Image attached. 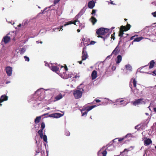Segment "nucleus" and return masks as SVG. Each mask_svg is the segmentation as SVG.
Here are the masks:
<instances>
[{"label":"nucleus","mask_w":156,"mask_h":156,"mask_svg":"<svg viewBox=\"0 0 156 156\" xmlns=\"http://www.w3.org/2000/svg\"><path fill=\"white\" fill-rule=\"evenodd\" d=\"M83 87V84H81L79 86L77 87V90H74L73 94L76 99H79L81 97L84 91Z\"/></svg>","instance_id":"1"},{"label":"nucleus","mask_w":156,"mask_h":156,"mask_svg":"<svg viewBox=\"0 0 156 156\" xmlns=\"http://www.w3.org/2000/svg\"><path fill=\"white\" fill-rule=\"evenodd\" d=\"M111 30L107 28H100L98 29L96 31L97 34L99 36L100 35H106V37H108L110 34Z\"/></svg>","instance_id":"2"},{"label":"nucleus","mask_w":156,"mask_h":156,"mask_svg":"<svg viewBox=\"0 0 156 156\" xmlns=\"http://www.w3.org/2000/svg\"><path fill=\"white\" fill-rule=\"evenodd\" d=\"M62 68H63L64 69V72H63V73H61L60 72L59 73V76L62 78L65 79H67L69 77H73L75 78H77V77H79V76H77L76 75H75V76H71L70 75V76L67 75V74H66V71L67 70V67L65 68L63 66L62 67Z\"/></svg>","instance_id":"3"},{"label":"nucleus","mask_w":156,"mask_h":156,"mask_svg":"<svg viewBox=\"0 0 156 156\" xmlns=\"http://www.w3.org/2000/svg\"><path fill=\"white\" fill-rule=\"evenodd\" d=\"M146 104V101L143 98H140L136 99L134 101L133 105L134 106H136L139 105H145Z\"/></svg>","instance_id":"4"},{"label":"nucleus","mask_w":156,"mask_h":156,"mask_svg":"<svg viewBox=\"0 0 156 156\" xmlns=\"http://www.w3.org/2000/svg\"><path fill=\"white\" fill-rule=\"evenodd\" d=\"M81 16L78 13V14L75 17L76 21H75L74 23L72 22V21H71L68 22H67L66 23L64 24V26H66L67 25H68L69 24H74L75 25H76V23H77V24H79V21L78 20V19L80 18Z\"/></svg>","instance_id":"5"},{"label":"nucleus","mask_w":156,"mask_h":156,"mask_svg":"<svg viewBox=\"0 0 156 156\" xmlns=\"http://www.w3.org/2000/svg\"><path fill=\"white\" fill-rule=\"evenodd\" d=\"M63 96L64 95H63L61 94L60 93L55 98H53V97L51 98V99L49 100V102H55L56 101H58L61 99L63 97Z\"/></svg>","instance_id":"6"},{"label":"nucleus","mask_w":156,"mask_h":156,"mask_svg":"<svg viewBox=\"0 0 156 156\" xmlns=\"http://www.w3.org/2000/svg\"><path fill=\"white\" fill-rule=\"evenodd\" d=\"M35 95L38 96V98L39 99V98L41 99V98H42V99L44 98V92L43 91H41V89H38L36 92Z\"/></svg>","instance_id":"7"},{"label":"nucleus","mask_w":156,"mask_h":156,"mask_svg":"<svg viewBox=\"0 0 156 156\" xmlns=\"http://www.w3.org/2000/svg\"><path fill=\"white\" fill-rule=\"evenodd\" d=\"M46 115V117H48V113L44 114L41 116L37 117L34 120L35 123L37 124L38 123L40 122L41 117L43 116H45Z\"/></svg>","instance_id":"8"},{"label":"nucleus","mask_w":156,"mask_h":156,"mask_svg":"<svg viewBox=\"0 0 156 156\" xmlns=\"http://www.w3.org/2000/svg\"><path fill=\"white\" fill-rule=\"evenodd\" d=\"M112 142H110L109 144L106 145V146L107 147V149L109 151H112L114 150L115 149V147L114 146Z\"/></svg>","instance_id":"9"},{"label":"nucleus","mask_w":156,"mask_h":156,"mask_svg":"<svg viewBox=\"0 0 156 156\" xmlns=\"http://www.w3.org/2000/svg\"><path fill=\"white\" fill-rule=\"evenodd\" d=\"M58 92L59 91L57 89L53 88H51L50 89H49V94L51 95H55L58 94Z\"/></svg>","instance_id":"10"},{"label":"nucleus","mask_w":156,"mask_h":156,"mask_svg":"<svg viewBox=\"0 0 156 156\" xmlns=\"http://www.w3.org/2000/svg\"><path fill=\"white\" fill-rule=\"evenodd\" d=\"M6 73L8 76H11L12 75V68L9 66L6 67L5 69Z\"/></svg>","instance_id":"11"},{"label":"nucleus","mask_w":156,"mask_h":156,"mask_svg":"<svg viewBox=\"0 0 156 156\" xmlns=\"http://www.w3.org/2000/svg\"><path fill=\"white\" fill-rule=\"evenodd\" d=\"M10 40V38L9 37L5 36L3 38L1 42V44H3L2 43L4 42L5 44H6L8 43Z\"/></svg>","instance_id":"12"},{"label":"nucleus","mask_w":156,"mask_h":156,"mask_svg":"<svg viewBox=\"0 0 156 156\" xmlns=\"http://www.w3.org/2000/svg\"><path fill=\"white\" fill-rule=\"evenodd\" d=\"M63 115L59 113H55L49 115V117L55 118H58L63 116Z\"/></svg>","instance_id":"13"},{"label":"nucleus","mask_w":156,"mask_h":156,"mask_svg":"<svg viewBox=\"0 0 156 156\" xmlns=\"http://www.w3.org/2000/svg\"><path fill=\"white\" fill-rule=\"evenodd\" d=\"M85 48H83V49L82 51V60H85L88 57V55L87 52L85 51Z\"/></svg>","instance_id":"14"},{"label":"nucleus","mask_w":156,"mask_h":156,"mask_svg":"<svg viewBox=\"0 0 156 156\" xmlns=\"http://www.w3.org/2000/svg\"><path fill=\"white\" fill-rule=\"evenodd\" d=\"M131 26V25L129 24H127L126 27L122 26L120 27V30L122 31H126L130 29Z\"/></svg>","instance_id":"15"},{"label":"nucleus","mask_w":156,"mask_h":156,"mask_svg":"<svg viewBox=\"0 0 156 156\" xmlns=\"http://www.w3.org/2000/svg\"><path fill=\"white\" fill-rule=\"evenodd\" d=\"M119 43L118 45L116 47L115 49L113 51H112V53L111 54V55H116L119 53Z\"/></svg>","instance_id":"16"},{"label":"nucleus","mask_w":156,"mask_h":156,"mask_svg":"<svg viewBox=\"0 0 156 156\" xmlns=\"http://www.w3.org/2000/svg\"><path fill=\"white\" fill-rule=\"evenodd\" d=\"M95 3L93 0L90 1L88 4V7L89 8L92 9L95 6Z\"/></svg>","instance_id":"17"},{"label":"nucleus","mask_w":156,"mask_h":156,"mask_svg":"<svg viewBox=\"0 0 156 156\" xmlns=\"http://www.w3.org/2000/svg\"><path fill=\"white\" fill-rule=\"evenodd\" d=\"M152 142L151 139L149 138H147L144 141V145L146 146L149 145L150 144L152 143Z\"/></svg>","instance_id":"18"},{"label":"nucleus","mask_w":156,"mask_h":156,"mask_svg":"<svg viewBox=\"0 0 156 156\" xmlns=\"http://www.w3.org/2000/svg\"><path fill=\"white\" fill-rule=\"evenodd\" d=\"M8 99V97L4 94L2 95L0 98V103H1L2 102L7 101Z\"/></svg>","instance_id":"19"},{"label":"nucleus","mask_w":156,"mask_h":156,"mask_svg":"<svg viewBox=\"0 0 156 156\" xmlns=\"http://www.w3.org/2000/svg\"><path fill=\"white\" fill-rule=\"evenodd\" d=\"M122 59V56L120 55H118L115 59V61L116 64L119 63L121 61Z\"/></svg>","instance_id":"20"},{"label":"nucleus","mask_w":156,"mask_h":156,"mask_svg":"<svg viewBox=\"0 0 156 156\" xmlns=\"http://www.w3.org/2000/svg\"><path fill=\"white\" fill-rule=\"evenodd\" d=\"M92 79L94 80L96 79L97 76V72L95 70H94L91 73Z\"/></svg>","instance_id":"21"},{"label":"nucleus","mask_w":156,"mask_h":156,"mask_svg":"<svg viewBox=\"0 0 156 156\" xmlns=\"http://www.w3.org/2000/svg\"><path fill=\"white\" fill-rule=\"evenodd\" d=\"M125 67L127 71L129 72H131L132 70V66L130 64H127L125 66Z\"/></svg>","instance_id":"22"},{"label":"nucleus","mask_w":156,"mask_h":156,"mask_svg":"<svg viewBox=\"0 0 156 156\" xmlns=\"http://www.w3.org/2000/svg\"><path fill=\"white\" fill-rule=\"evenodd\" d=\"M90 20L91 21V22L92 23L93 25H94L97 22V20L96 19L94 16H92L90 19Z\"/></svg>","instance_id":"23"},{"label":"nucleus","mask_w":156,"mask_h":156,"mask_svg":"<svg viewBox=\"0 0 156 156\" xmlns=\"http://www.w3.org/2000/svg\"><path fill=\"white\" fill-rule=\"evenodd\" d=\"M97 106L96 105H94L91 106H88L86 107V108H86V110L87 111V112H89V111H90L94 107H96Z\"/></svg>","instance_id":"24"},{"label":"nucleus","mask_w":156,"mask_h":156,"mask_svg":"<svg viewBox=\"0 0 156 156\" xmlns=\"http://www.w3.org/2000/svg\"><path fill=\"white\" fill-rule=\"evenodd\" d=\"M51 69L53 71L56 72L57 71H58V70L59 68L56 66H52L51 67Z\"/></svg>","instance_id":"25"},{"label":"nucleus","mask_w":156,"mask_h":156,"mask_svg":"<svg viewBox=\"0 0 156 156\" xmlns=\"http://www.w3.org/2000/svg\"><path fill=\"white\" fill-rule=\"evenodd\" d=\"M132 79L133 80V86H134V87L136 88L135 90H137V91L138 90H139L137 89L136 87V83H137L136 81V80L135 79Z\"/></svg>","instance_id":"26"},{"label":"nucleus","mask_w":156,"mask_h":156,"mask_svg":"<svg viewBox=\"0 0 156 156\" xmlns=\"http://www.w3.org/2000/svg\"><path fill=\"white\" fill-rule=\"evenodd\" d=\"M149 64L150 66L149 68L150 69H151L154 67L155 64V62L154 60H152L150 62Z\"/></svg>","instance_id":"27"},{"label":"nucleus","mask_w":156,"mask_h":156,"mask_svg":"<svg viewBox=\"0 0 156 156\" xmlns=\"http://www.w3.org/2000/svg\"><path fill=\"white\" fill-rule=\"evenodd\" d=\"M87 8L85 7H84L79 13L81 16H82L85 12Z\"/></svg>","instance_id":"28"},{"label":"nucleus","mask_w":156,"mask_h":156,"mask_svg":"<svg viewBox=\"0 0 156 156\" xmlns=\"http://www.w3.org/2000/svg\"><path fill=\"white\" fill-rule=\"evenodd\" d=\"M143 38H144L142 37L136 38L133 41L139 42L142 40Z\"/></svg>","instance_id":"29"},{"label":"nucleus","mask_w":156,"mask_h":156,"mask_svg":"<svg viewBox=\"0 0 156 156\" xmlns=\"http://www.w3.org/2000/svg\"><path fill=\"white\" fill-rule=\"evenodd\" d=\"M124 139V138H116L114 140H112V142H116V140H117V139H118V141L119 142H120Z\"/></svg>","instance_id":"30"},{"label":"nucleus","mask_w":156,"mask_h":156,"mask_svg":"<svg viewBox=\"0 0 156 156\" xmlns=\"http://www.w3.org/2000/svg\"><path fill=\"white\" fill-rule=\"evenodd\" d=\"M43 129H41L39 130L38 131V133L39 134L41 138H42V136H43Z\"/></svg>","instance_id":"31"},{"label":"nucleus","mask_w":156,"mask_h":156,"mask_svg":"<svg viewBox=\"0 0 156 156\" xmlns=\"http://www.w3.org/2000/svg\"><path fill=\"white\" fill-rule=\"evenodd\" d=\"M122 98H119V99H116L115 100V103H117V104H118V102H119L120 103H122V102H123L124 101V100H120L122 99Z\"/></svg>","instance_id":"32"},{"label":"nucleus","mask_w":156,"mask_h":156,"mask_svg":"<svg viewBox=\"0 0 156 156\" xmlns=\"http://www.w3.org/2000/svg\"><path fill=\"white\" fill-rule=\"evenodd\" d=\"M63 26H64V25L63 26H62L60 27H58L57 28L54 29L53 30L55 31H59L60 30V29H62Z\"/></svg>","instance_id":"33"},{"label":"nucleus","mask_w":156,"mask_h":156,"mask_svg":"<svg viewBox=\"0 0 156 156\" xmlns=\"http://www.w3.org/2000/svg\"><path fill=\"white\" fill-rule=\"evenodd\" d=\"M42 138H43L44 141L45 142H47V136L46 135H44L43 136Z\"/></svg>","instance_id":"34"},{"label":"nucleus","mask_w":156,"mask_h":156,"mask_svg":"<svg viewBox=\"0 0 156 156\" xmlns=\"http://www.w3.org/2000/svg\"><path fill=\"white\" fill-rule=\"evenodd\" d=\"M106 149L104 151L102 152H101L103 156H106V155L107 154V152L106 151Z\"/></svg>","instance_id":"35"},{"label":"nucleus","mask_w":156,"mask_h":156,"mask_svg":"<svg viewBox=\"0 0 156 156\" xmlns=\"http://www.w3.org/2000/svg\"><path fill=\"white\" fill-rule=\"evenodd\" d=\"M45 127V125L44 122H42L41 124V128L42 129H43Z\"/></svg>","instance_id":"36"},{"label":"nucleus","mask_w":156,"mask_h":156,"mask_svg":"<svg viewBox=\"0 0 156 156\" xmlns=\"http://www.w3.org/2000/svg\"><path fill=\"white\" fill-rule=\"evenodd\" d=\"M65 135L67 136H69L70 135V132L67 130H66L65 132Z\"/></svg>","instance_id":"37"},{"label":"nucleus","mask_w":156,"mask_h":156,"mask_svg":"<svg viewBox=\"0 0 156 156\" xmlns=\"http://www.w3.org/2000/svg\"><path fill=\"white\" fill-rule=\"evenodd\" d=\"M88 112L87 111H85L83 112L82 113V116H86L87 113Z\"/></svg>","instance_id":"38"},{"label":"nucleus","mask_w":156,"mask_h":156,"mask_svg":"<svg viewBox=\"0 0 156 156\" xmlns=\"http://www.w3.org/2000/svg\"><path fill=\"white\" fill-rule=\"evenodd\" d=\"M24 58H25V60L26 61H27L28 62H29L30 60L29 58L26 56H24Z\"/></svg>","instance_id":"39"},{"label":"nucleus","mask_w":156,"mask_h":156,"mask_svg":"<svg viewBox=\"0 0 156 156\" xmlns=\"http://www.w3.org/2000/svg\"><path fill=\"white\" fill-rule=\"evenodd\" d=\"M96 12V10L95 9H93L92 11L91 14L92 15L95 16V13Z\"/></svg>","instance_id":"40"},{"label":"nucleus","mask_w":156,"mask_h":156,"mask_svg":"<svg viewBox=\"0 0 156 156\" xmlns=\"http://www.w3.org/2000/svg\"><path fill=\"white\" fill-rule=\"evenodd\" d=\"M131 136V133H128L125 136V137H132Z\"/></svg>","instance_id":"41"},{"label":"nucleus","mask_w":156,"mask_h":156,"mask_svg":"<svg viewBox=\"0 0 156 156\" xmlns=\"http://www.w3.org/2000/svg\"><path fill=\"white\" fill-rule=\"evenodd\" d=\"M151 14L154 17H156V11L152 12Z\"/></svg>","instance_id":"42"},{"label":"nucleus","mask_w":156,"mask_h":156,"mask_svg":"<svg viewBox=\"0 0 156 156\" xmlns=\"http://www.w3.org/2000/svg\"><path fill=\"white\" fill-rule=\"evenodd\" d=\"M60 0H54V4H56V3H58L60 1Z\"/></svg>","instance_id":"43"},{"label":"nucleus","mask_w":156,"mask_h":156,"mask_svg":"<svg viewBox=\"0 0 156 156\" xmlns=\"http://www.w3.org/2000/svg\"><path fill=\"white\" fill-rule=\"evenodd\" d=\"M86 108V107H84L83 108H82L81 110V112L82 113L83 112V111H85V110H86V108Z\"/></svg>","instance_id":"44"},{"label":"nucleus","mask_w":156,"mask_h":156,"mask_svg":"<svg viewBox=\"0 0 156 156\" xmlns=\"http://www.w3.org/2000/svg\"><path fill=\"white\" fill-rule=\"evenodd\" d=\"M123 32H120L119 35V36L121 37H122L123 36Z\"/></svg>","instance_id":"45"},{"label":"nucleus","mask_w":156,"mask_h":156,"mask_svg":"<svg viewBox=\"0 0 156 156\" xmlns=\"http://www.w3.org/2000/svg\"><path fill=\"white\" fill-rule=\"evenodd\" d=\"M105 35L106 36H105V37H103V36H99V37H101V38H103V39L104 41H105V39L106 38H107L108 37H106V35Z\"/></svg>","instance_id":"46"},{"label":"nucleus","mask_w":156,"mask_h":156,"mask_svg":"<svg viewBox=\"0 0 156 156\" xmlns=\"http://www.w3.org/2000/svg\"><path fill=\"white\" fill-rule=\"evenodd\" d=\"M153 127L154 129L156 130V122L153 124Z\"/></svg>","instance_id":"47"},{"label":"nucleus","mask_w":156,"mask_h":156,"mask_svg":"<svg viewBox=\"0 0 156 156\" xmlns=\"http://www.w3.org/2000/svg\"><path fill=\"white\" fill-rule=\"evenodd\" d=\"M107 2L109 3H110V4H112V5H115V4L111 0H110V2L107 1Z\"/></svg>","instance_id":"48"},{"label":"nucleus","mask_w":156,"mask_h":156,"mask_svg":"<svg viewBox=\"0 0 156 156\" xmlns=\"http://www.w3.org/2000/svg\"><path fill=\"white\" fill-rule=\"evenodd\" d=\"M95 41H90V44H91L93 45V44H95Z\"/></svg>","instance_id":"49"},{"label":"nucleus","mask_w":156,"mask_h":156,"mask_svg":"<svg viewBox=\"0 0 156 156\" xmlns=\"http://www.w3.org/2000/svg\"><path fill=\"white\" fill-rule=\"evenodd\" d=\"M115 33H114V34H112L111 35V36H112L111 38H113V40H114L115 39V37L114 36V34Z\"/></svg>","instance_id":"50"},{"label":"nucleus","mask_w":156,"mask_h":156,"mask_svg":"<svg viewBox=\"0 0 156 156\" xmlns=\"http://www.w3.org/2000/svg\"><path fill=\"white\" fill-rule=\"evenodd\" d=\"M130 88H131V91H132L133 92V93H134V94H136V93H135L134 92L135 91V90H134L133 91V89H132V87H131V85L130 86Z\"/></svg>","instance_id":"51"},{"label":"nucleus","mask_w":156,"mask_h":156,"mask_svg":"<svg viewBox=\"0 0 156 156\" xmlns=\"http://www.w3.org/2000/svg\"><path fill=\"white\" fill-rule=\"evenodd\" d=\"M44 62L45 63V65L46 66H49V63L48 62H46L45 61Z\"/></svg>","instance_id":"52"},{"label":"nucleus","mask_w":156,"mask_h":156,"mask_svg":"<svg viewBox=\"0 0 156 156\" xmlns=\"http://www.w3.org/2000/svg\"><path fill=\"white\" fill-rule=\"evenodd\" d=\"M139 125H138L137 126H136L135 127V129H137L138 130L139 129V128H138V126H139Z\"/></svg>","instance_id":"53"},{"label":"nucleus","mask_w":156,"mask_h":156,"mask_svg":"<svg viewBox=\"0 0 156 156\" xmlns=\"http://www.w3.org/2000/svg\"><path fill=\"white\" fill-rule=\"evenodd\" d=\"M95 101L97 103H98L101 102V101L99 99H95Z\"/></svg>","instance_id":"54"},{"label":"nucleus","mask_w":156,"mask_h":156,"mask_svg":"<svg viewBox=\"0 0 156 156\" xmlns=\"http://www.w3.org/2000/svg\"><path fill=\"white\" fill-rule=\"evenodd\" d=\"M127 151V152L128 151L127 150V149H124V151L122 152H121V154H123L124 152L126 151Z\"/></svg>","instance_id":"55"},{"label":"nucleus","mask_w":156,"mask_h":156,"mask_svg":"<svg viewBox=\"0 0 156 156\" xmlns=\"http://www.w3.org/2000/svg\"><path fill=\"white\" fill-rule=\"evenodd\" d=\"M105 147H106V146H103V147L102 148H101V150H100L98 151V153H99L100 151H101V150H102V149L103 150V149H104V148H105Z\"/></svg>","instance_id":"56"},{"label":"nucleus","mask_w":156,"mask_h":156,"mask_svg":"<svg viewBox=\"0 0 156 156\" xmlns=\"http://www.w3.org/2000/svg\"><path fill=\"white\" fill-rule=\"evenodd\" d=\"M152 4L156 5V2H152Z\"/></svg>","instance_id":"57"},{"label":"nucleus","mask_w":156,"mask_h":156,"mask_svg":"<svg viewBox=\"0 0 156 156\" xmlns=\"http://www.w3.org/2000/svg\"><path fill=\"white\" fill-rule=\"evenodd\" d=\"M127 103H126V104H124V103H122L120 104V105H123V106H125L127 105Z\"/></svg>","instance_id":"58"},{"label":"nucleus","mask_w":156,"mask_h":156,"mask_svg":"<svg viewBox=\"0 0 156 156\" xmlns=\"http://www.w3.org/2000/svg\"><path fill=\"white\" fill-rule=\"evenodd\" d=\"M135 37V36H132L131 37H130V40H133L134 37Z\"/></svg>","instance_id":"59"},{"label":"nucleus","mask_w":156,"mask_h":156,"mask_svg":"<svg viewBox=\"0 0 156 156\" xmlns=\"http://www.w3.org/2000/svg\"><path fill=\"white\" fill-rule=\"evenodd\" d=\"M153 73L156 76V70H154L153 72Z\"/></svg>","instance_id":"60"},{"label":"nucleus","mask_w":156,"mask_h":156,"mask_svg":"<svg viewBox=\"0 0 156 156\" xmlns=\"http://www.w3.org/2000/svg\"><path fill=\"white\" fill-rule=\"evenodd\" d=\"M67 74V75H69V76H70V75H71V76H74L73 74Z\"/></svg>","instance_id":"61"},{"label":"nucleus","mask_w":156,"mask_h":156,"mask_svg":"<svg viewBox=\"0 0 156 156\" xmlns=\"http://www.w3.org/2000/svg\"><path fill=\"white\" fill-rule=\"evenodd\" d=\"M78 62L80 64H82V61H78Z\"/></svg>","instance_id":"62"},{"label":"nucleus","mask_w":156,"mask_h":156,"mask_svg":"<svg viewBox=\"0 0 156 156\" xmlns=\"http://www.w3.org/2000/svg\"><path fill=\"white\" fill-rule=\"evenodd\" d=\"M154 110L155 112H156V108H154Z\"/></svg>","instance_id":"63"},{"label":"nucleus","mask_w":156,"mask_h":156,"mask_svg":"<svg viewBox=\"0 0 156 156\" xmlns=\"http://www.w3.org/2000/svg\"><path fill=\"white\" fill-rule=\"evenodd\" d=\"M111 55H109V56H108L106 59H108V58H109L110 57V56H111Z\"/></svg>","instance_id":"64"}]
</instances>
